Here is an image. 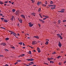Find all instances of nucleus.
<instances>
[{
    "instance_id": "12",
    "label": "nucleus",
    "mask_w": 66,
    "mask_h": 66,
    "mask_svg": "<svg viewBox=\"0 0 66 66\" xmlns=\"http://www.w3.org/2000/svg\"><path fill=\"white\" fill-rule=\"evenodd\" d=\"M34 37L35 38H37V39H39V37L38 36H35Z\"/></svg>"
},
{
    "instance_id": "51",
    "label": "nucleus",
    "mask_w": 66,
    "mask_h": 66,
    "mask_svg": "<svg viewBox=\"0 0 66 66\" xmlns=\"http://www.w3.org/2000/svg\"><path fill=\"white\" fill-rule=\"evenodd\" d=\"M38 25L39 26V27H40V24H38Z\"/></svg>"
},
{
    "instance_id": "13",
    "label": "nucleus",
    "mask_w": 66,
    "mask_h": 66,
    "mask_svg": "<svg viewBox=\"0 0 66 66\" xmlns=\"http://www.w3.org/2000/svg\"><path fill=\"white\" fill-rule=\"evenodd\" d=\"M14 16H13L12 18L11 19V21H13V19H14Z\"/></svg>"
},
{
    "instance_id": "36",
    "label": "nucleus",
    "mask_w": 66,
    "mask_h": 66,
    "mask_svg": "<svg viewBox=\"0 0 66 66\" xmlns=\"http://www.w3.org/2000/svg\"><path fill=\"white\" fill-rule=\"evenodd\" d=\"M29 53H29V54H31V51H29Z\"/></svg>"
},
{
    "instance_id": "55",
    "label": "nucleus",
    "mask_w": 66,
    "mask_h": 66,
    "mask_svg": "<svg viewBox=\"0 0 66 66\" xmlns=\"http://www.w3.org/2000/svg\"><path fill=\"white\" fill-rule=\"evenodd\" d=\"M39 3L40 4H42V3L41 2H39Z\"/></svg>"
},
{
    "instance_id": "61",
    "label": "nucleus",
    "mask_w": 66,
    "mask_h": 66,
    "mask_svg": "<svg viewBox=\"0 0 66 66\" xmlns=\"http://www.w3.org/2000/svg\"><path fill=\"white\" fill-rule=\"evenodd\" d=\"M14 2H13L12 3V4H14Z\"/></svg>"
},
{
    "instance_id": "42",
    "label": "nucleus",
    "mask_w": 66,
    "mask_h": 66,
    "mask_svg": "<svg viewBox=\"0 0 66 66\" xmlns=\"http://www.w3.org/2000/svg\"><path fill=\"white\" fill-rule=\"evenodd\" d=\"M27 61H30V59H27L26 60Z\"/></svg>"
},
{
    "instance_id": "4",
    "label": "nucleus",
    "mask_w": 66,
    "mask_h": 66,
    "mask_svg": "<svg viewBox=\"0 0 66 66\" xmlns=\"http://www.w3.org/2000/svg\"><path fill=\"white\" fill-rule=\"evenodd\" d=\"M65 11V9H62L61 11L59 12V13H64Z\"/></svg>"
},
{
    "instance_id": "3",
    "label": "nucleus",
    "mask_w": 66,
    "mask_h": 66,
    "mask_svg": "<svg viewBox=\"0 0 66 66\" xmlns=\"http://www.w3.org/2000/svg\"><path fill=\"white\" fill-rule=\"evenodd\" d=\"M29 26L30 27H32L33 26V24L32 23L30 22L29 23Z\"/></svg>"
},
{
    "instance_id": "17",
    "label": "nucleus",
    "mask_w": 66,
    "mask_h": 66,
    "mask_svg": "<svg viewBox=\"0 0 66 66\" xmlns=\"http://www.w3.org/2000/svg\"><path fill=\"white\" fill-rule=\"evenodd\" d=\"M4 21L5 22H8L7 20H6L5 19L4 20Z\"/></svg>"
},
{
    "instance_id": "20",
    "label": "nucleus",
    "mask_w": 66,
    "mask_h": 66,
    "mask_svg": "<svg viewBox=\"0 0 66 66\" xmlns=\"http://www.w3.org/2000/svg\"><path fill=\"white\" fill-rule=\"evenodd\" d=\"M48 44H49V42L46 41L45 43V45H48Z\"/></svg>"
},
{
    "instance_id": "29",
    "label": "nucleus",
    "mask_w": 66,
    "mask_h": 66,
    "mask_svg": "<svg viewBox=\"0 0 66 66\" xmlns=\"http://www.w3.org/2000/svg\"><path fill=\"white\" fill-rule=\"evenodd\" d=\"M41 22L43 23H44V22H45V21H44V20H42V21H41Z\"/></svg>"
},
{
    "instance_id": "49",
    "label": "nucleus",
    "mask_w": 66,
    "mask_h": 66,
    "mask_svg": "<svg viewBox=\"0 0 66 66\" xmlns=\"http://www.w3.org/2000/svg\"><path fill=\"white\" fill-rule=\"evenodd\" d=\"M11 48H12V49H15V47H11Z\"/></svg>"
},
{
    "instance_id": "53",
    "label": "nucleus",
    "mask_w": 66,
    "mask_h": 66,
    "mask_svg": "<svg viewBox=\"0 0 66 66\" xmlns=\"http://www.w3.org/2000/svg\"><path fill=\"white\" fill-rule=\"evenodd\" d=\"M17 26H18V27H20L19 26V24L18 23L17 25Z\"/></svg>"
},
{
    "instance_id": "32",
    "label": "nucleus",
    "mask_w": 66,
    "mask_h": 66,
    "mask_svg": "<svg viewBox=\"0 0 66 66\" xmlns=\"http://www.w3.org/2000/svg\"><path fill=\"white\" fill-rule=\"evenodd\" d=\"M19 44L20 45H22V43L19 42Z\"/></svg>"
},
{
    "instance_id": "19",
    "label": "nucleus",
    "mask_w": 66,
    "mask_h": 66,
    "mask_svg": "<svg viewBox=\"0 0 66 66\" xmlns=\"http://www.w3.org/2000/svg\"><path fill=\"white\" fill-rule=\"evenodd\" d=\"M19 21H20V23H22V19H20V20H19Z\"/></svg>"
},
{
    "instance_id": "27",
    "label": "nucleus",
    "mask_w": 66,
    "mask_h": 66,
    "mask_svg": "<svg viewBox=\"0 0 66 66\" xmlns=\"http://www.w3.org/2000/svg\"><path fill=\"white\" fill-rule=\"evenodd\" d=\"M48 6L51 7V6H53V5H48Z\"/></svg>"
},
{
    "instance_id": "6",
    "label": "nucleus",
    "mask_w": 66,
    "mask_h": 66,
    "mask_svg": "<svg viewBox=\"0 0 66 66\" xmlns=\"http://www.w3.org/2000/svg\"><path fill=\"white\" fill-rule=\"evenodd\" d=\"M62 44H61V42H59V44H58V46H59V47L60 48H61V47L62 46L61 45Z\"/></svg>"
},
{
    "instance_id": "14",
    "label": "nucleus",
    "mask_w": 66,
    "mask_h": 66,
    "mask_svg": "<svg viewBox=\"0 0 66 66\" xmlns=\"http://www.w3.org/2000/svg\"><path fill=\"white\" fill-rule=\"evenodd\" d=\"M36 43V41H32V45H35Z\"/></svg>"
},
{
    "instance_id": "64",
    "label": "nucleus",
    "mask_w": 66,
    "mask_h": 66,
    "mask_svg": "<svg viewBox=\"0 0 66 66\" xmlns=\"http://www.w3.org/2000/svg\"><path fill=\"white\" fill-rule=\"evenodd\" d=\"M46 19V18H44L43 19V20H45Z\"/></svg>"
},
{
    "instance_id": "1",
    "label": "nucleus",
    "mask_w": 66,
    "mask_h": 66,
    "mask_svg": "<svg viewBox=\"0 0 66 66\" xmlns=\"http://www.w3.org/2000/svg\"><path fill=\"white\" fill-rule=\"evenodd\" d=\"M57 37H59V38H60L61 39H63V37H62L61 35H60V34H57Z\"/></svg>"
},
{
    "instance_id": "46",
    "label": "nucleus",
    "mask_w": 66,
    "mask_h": 66,
    "mask_svg": "<svg viewBox=\"0 0 66 66\" xmlns=\"http://www.w3.org/2000/svg\"><path fill=\"white\" fill-rule=\"evenodd\" d=\"M42 20L41 19H39V21H40V22H41Z\"/></svg>"
},
{
    "instance_id": "60",
    "label": "nucleus",
    "mask_w": 66,
    "mask_h": 66,
    "mask_svg": "<svg viewBox=\"0 0 66 66\" xmlns=\"http://www.w3.org/2000/svg\"><path fill=\"white\" fill-rule=\"evenodd\" d=\"M35 2V1H32V3H34V2Z\"/></svg>"
},
{
    "instance_id": "52",
    "label": "nucleus",
    "mask_w": 66,
    "mask_h": 66,
    "mask_svg": "<svg viewBox=\"0 0 66 66\" xmlns=\"http://www.w3.org/2000/svg\"><path fill=\"white\" fill-rule=\"evenodd\" d=\"M39 15L40 16V17L41 18H43V17H42V16H41V15H40V14H39Z\"/></svg>"
},
{
    "instance_id": "40",
    "label": "nucleus",
    "mask_w": 66,
    "mask_h": 66,
    "mask_svg": "<svg viewBox=\"0 0 66 66\" xmlns=\"http://www.w3.org/2000/svg\"><path fill=\"white\" fill-rule=\"evenodd\" d=\"M30 63H31V64H34V62H30Z\"/></svg>"
},
{
    "instance_id": "38",
    "label": "nucleus",
    "mask_w": 66,
    "mask_h": 66,
    "mask_svg": "<svg viewBox=\"0 0 66 66\" xmlns=\"http://www.w3.org/2000/svg\"><path fill=\"white\" fill-rule=\"evenodd\" d=\"M46 40L47 41L46 42H49V39H46Z\"/></svg>"
},
{
    "instance_id": "10",
    "label": "nucleus",
    "mask_w": 66,
    "mask_h": 66,
    "mask_svg": "<svg viewBox=\"0 0 66 66\" xmlns=\"http://www.w3.org/2000/svg\"><path fill=\"white\" fill-rule=\"evenodd\" d=\"M53 59H53V58H47V60H48V61H50L51 60H53Z\"/></svg>"
},
{
    "instance_id": "43",
    "label": "nucleus",
    "mask_w": 66,
    "mask_h": 66,
    "mask_svg": "<svg viewBox=\"0 0 66 66\" xmlns=\"http://www.w3.org/2000/svg\"><path fill=\"white\" fill-rule=\"evenodd\" d=\"M5 3H8V1H5L4 2Z\"/></svg>"
},
{
    "instance_id": "39",
    "label": "nucleus",
    "mask_w": 66,
    "mask_h": 66,
    "mask_svg": "<svg viewBox=\"0 0 66 66\" xmlns=\"http://www.w3.org/2000/svg\"><path fill=\"white\" fill-rule=\"evenodd\" d=\"M37 5H40L39 2H38V3H37Z\"/></svg>"
},
{
    "instance_id": "5",
    "label": "nucleus",
    "mask_w": 66,
    "mask_h": 66,
    "mask_svg": "<svg viewBox=\"0 0 66 66\" xmlns=\"http://www.w3.org/2000/svg\"><path fill=\"white\" fill-rule=\"evenodd\" d=\"M54 6L51 7V9L52 10H54L55 9V6H56V5H53Z\"/></svg>"
},
{
    "instance_id": "11",
    "label": "nucleus",
    "mask_w": 66,
    "mask_h": 66,
    "mask_svg": "<svg viewBox=\"0 0 66 66\" xmlns=\"http://www.w3.org/2000/svg\"><path fill=\"white\" fill-rule=\"evenodd\" d=\"M35 13H31V14L32 15H33V16H35Z\"/></svg>"
},
{
    "instance_id": "16",
    "label": "nucleus",
    "mask_w": 66,
    "mask_h": 66,
    "mask_svg": "<svg viewBox=\"0 0 66 66\" xmlns=\"http://www.w3.org/2000/svg\"><path fill=\"white\" fill-rule=\"evenodd\" d=\"M1 20L2 21H4V20H4V18H1Z\"/></svg>"
},
{
    "instance_id": "2",
    "label": "nucleus",
    "mask_w": 66,
    "mask_h": 66,
    "mask_svg": "<svg viewBox=\"0 0 66 66\" xmlns=\"http://www.w3.org/2000/svg\"><path fill=\"white\" fill-rule=\"evenodd\" d=\"M20 12L18 10H17L16 11V12L15 13V14L16 15H18L19 16V13Z\"/></svg>"
},
{
    "instance_id": "9",
    "label": "nucleus",
    "mask_w": 66,
    "mask_h": 66,
    "mask_svg": "<svg viewBox=\"0 0 66 66\" xmlns=\"http://www.w3.org/2000/svg\"><path fill=\"white\" fill-rule=\"evenodd\" d=\"M21 17H22V18H24V19H26L25 16H24V15L22 14L21 15Z\"/></svg>"
},
{
    "instance_id": "59",
    "label": "nucleus",
    "mask_w": 66,
    "mask_h": 66,
    "mask_svg": "<svg viewBox=\"0 0 66 66\" xmlns=\"http://www.w3.org/2000/svg\"><path fill=\"white\" fill-rule=\"evenodd\" d=\"M5 66H9V65L6 64H5Z\"/></svg>"
},
{
    "instance_id": "15",
    "label": "nucleus",
    "mask_w": 66,
    "mask_h": 66,
    "mask_svg": "<svg viewBox=\"0 0 66 66\" xmlns=\"http://www.w3.org/2000/svg\"><path fill=\"white\" fill-rule=\"evenodd\" d=\"M12 11L13 13H14L16 11V10L15 9H13L12 10Z\"/></svg>"
},
{
    "instance_id": "47",
    "label": "nucleus",
    "mask_w": 66,
    "mask_h": 66,
    "mask_svg": "<svg viewBox=\"0 0 66 66\" xmlns=\"http://www.w3.org/2000/svg\"><path fill=\"white\" fill-rule=\"evenodd\" d=\"M17 62H21V60H17Z\"/></svg>"
},
{
    "instance_id": "25",
    "label": "nucleus",
    "mask_w": 66,
    "mask_h": 66,
    "mask_svg": "<svg viewBox=\"0 0 66 66\" xmlns=\"http://www.w3.org/2000/svg\"><path fill=\"white\" fill-rule=\"evenodd\" d=\"M9 39V38H6L5 40H8Z\"/></svg>"
},
{
    "instance_id": "34",
    "label": "nucleus",
    "mask_w": 66,
    "mask_h": 66,
    "mask_svg": "<svg viewBox=\"0 0 66 66\" xmlns=\"http://www.w3.org/2000/svg\"><path fill=\"white\" fill-rule=\"evenodd\" d=\"M42 6H45V7H46V5L45 4H43Z\"/></svg>"
},
{
    "instance_id": "31",
    "label": "nucleus",
    "mask_w": 66,
    "mask_h": 66,
    "mask_svg": "<svg viewBox=\"0 0 66 66\" xmlns=\"http://www.w3.org/2000/svg\"><path fill=\"white\" fill-rule=\"evenodd\" d=\"M9 32H11V33H14V32L11 30H9Z\"/></svg>"
},
{
    "instance_id": "30",
    "label": "nucleus",
    "mask_w": 66,
    "mask_h": 66,
    "mask_svg": "<svg viewBox=\"0 0 66 66\" xmlns=\"http://www.w3.org/2000/svg\"><path fill=\"white\" fill-rule=\"evenodd\" d=\"M13 34H14V35H15V36H16L17 34H16L15 33V32H13Z\"/></svg>"
},
{
    "instance_id": "48",
    "label": "nucleus",
    "mask_w": 66,
    "mask_h": 66,
    "mask_svg": "<svg viewBox=\"0 0 66 66\" xmlns=\"http://www.w3.org/2000/svg\"><path fill=\"white\" fill-rule=\"evenodd\" d=\"M0 57H3V55H0Z\"/></svg>"
},
{
    "instance_id": "8",
    "label": "nucleus",
    "mask_w": 66,
    "mask_h": 66,
    "mask_svg": "<svg viewBox=\"0 0 66 66\" xmlns=\"http://www.w3.org/2000/svg\"><path fill=\"white\" fill-rule=\"evenodd\" d=\"M37 50L38 53H39L40 52V48H39V47H37Z\"/></svg>"
},
{
    "instance_id": "24",
    "label": "nucleus",
    "mask_w": 66,
    "mask_h": 66,
    "mask_svg": "<svg viewBox=\"0 0 66 66\" xmlns=\"http://www.w3.org/2000/svg\"><path fill=\"white\" fill-rule=\"evenodd\" d=\"M59 24H60L61 23V20H59L58 21Z\"/></svg>"
},
{
    "instance_id": "62",
    "label": "nucleus",
    "mask_w": 66,
    "mask_h": 66,
    "mask_svg": "<svg viewBox=\"0 0 66 66\" xmlns=\"http://www.w3.org/2000/svg\"><path fill=\"white\" fill-rule=\"evenodd\" d=\"M52 64H53V63H54V62L53 61H52Z\"/></svg>"
},
{
    "instance_id": "23",
    "label": "nucleus",
    "mask_w": 66,
    "mask_h": 66,
    "mask_svg": "<svg viewBox=\"0 0 66 66\" xmlns=\"http://www.w3.org/2000/svg\"><path fill=\"white\" fill-rule=\"evenodd\" d=\"M34 59L32 58H31L30 59V61H34Z\"/></svg>"
},
{
    "instance_id": "58",
    "label": "nucleus",
    "mask_w": 66,
    "mask_h": 66,
    "mask_svg": "<svg viewBox=\"0 0 66 66\" xmlns=\"http://www.w3.org/2000/svg\"><path fill=\"white\" fill-rule=\"evenodd\" d=\"M2 15H3V14H2L1 13L0 14V16H2Z\"/></svg>"
},
{
    "instance_id": "26",
    "label": "nucleus",
    "mask_w": 66,
    "mask_h": 66,
    "mask_svg": "<svg viewBox=\"0 0 66 66\" xmlns=\"http://www.w3.org/2000/svg\"><path fill=\"white\" fill-rule=\"evenodd\" d=\"M61 57V56L59 55L57 57V59H59V58H60Z\"/></svg>"
},
{
    "instance_id": "35",
    "label": "nucleus",
    "mask_w": 66,
    "mask_h": 66,
    "mask_svg": "<svg viewBox=\"0 0 66 66\" xmlns=\"http://www.w3.org/2000/svg\"><path fill=\"white\" fill-rule=\"evenodd\" d=\"M38 11H39V12H40V11H41V8H39L38 10Z\"/></svg>"
},
{
    "instance_id": "54",
    "label": "nucleus",
    "mask_w": 66,
    "mask_h": 66,
    "mask_svg": "<svg viewBox=\"0 0 66 66\" xmlns=\"http://www.w3.org/2000/svg\"><path fill=\"white\" fill-rule=\"evenodd\" d=\"M33 52H36V51L35 50H34L33 51H32Z\"/></svg>"
},
{
    "instance_id": "7",
    "label": "nucleus",
    "mask_w": 66,
    "mask_h": 66,
    "mask_svg": "<svg viewBox=\"0 0 66 66\" xmlns=\"http://www.w3.org/2000/svg\"><path fill=\"white\" fill-rule=\"evenodd\" d=\"M1 45L4 46H6V44L4 43H3L1 44Z\"/></svg>"
},
{
    "instance_id": "63",
    "label": "nucleus",
    "mask_w": 66,
    "mask_h": 66,
    "mask_svg": "<svg viewBox=\"0 0 66 66\" xmlns=\"http://www.w3.org/2000/svg\"><path fill=\"white\" fill-rule=\"evenodd\" d=\"M23 46H25V44H24L23 43Z\"/></svg>"
},
{
    "instance_id": "44",
    "label": "nucleus",
    "mask_w": 66,
    "mask_h": 66,
    "mask_svg": "<svg viewBox=\"0 0 66 66\" xmlns=\"http://www.w3.org/2000/svg\"><path fill=\"white\" fill-rule=\"evenodd\" d=\"M66 20H64L63 21V22H66Z\"/></svg>"
},
{
    "instance_id": "50",
    "label": "nucleus",
    "mask_w": 66,
    "mask_h": 66,
    "mask_svg": "<svg viewBox=\"0 0 66 66\" xmlns=\"http://www.w3.org/2000/svg\"><path fill=\"white\" fill-rule=\"evenodd\" d=\"M17 64H18V62H16L15 63H14V65H16Z\"/></svg>"
},
{
    "instance_id": "22",
    "label": "nucleus",
    "mask_w": 66,
    "mask_h": 66,
    "mask_svg": "<svg viewBox=\"0 0 66 66\" xmlns=\"http://www.w3.org/2000/svg\"><path fill=\"white\" fill-rule=\"evenodd\" d=\"M4 50H5V51H6V52H7V51H9V50L7 49H5Z\"/></svg>"
},
{
    "instance_id": "18",
    "label": "nucleus",
    "mask_w": 66,
    "mask_h": 66,
    "mask_svg": "<svg viewBox=\"0 0 66 66\" xmlns=\"http://www.w3.org/2000/svg\"><path fill=\"white\" fill-rule=\"evenodd\" d=\"M25 55L24 54H21L20 55V56H21V57H22V56H24Z\"/></svg>"
},
{
    "instance_id": "28",
    "label": "nucleus",
    "mask_w": 66,
    "mask_h": 66,
    "mask_svg": "<svg viewBox=\"0 0 66 66\" xmlns=\"http://www.w3.org/2000/svg\"><path fill=\"white\" fill-rule=\"evenodd\" d=\"M0 4H4V3H3L2 2H0Z\"/></svg>"
},
{
    "instance_id": "56",
    "label": "nucleus",
    "mask_w": 66,
    "mask_h": 66,
    "mask_svg": "<svg viewBox=\"0 0 66 66\" xmlns=\"http://www.w3.org/2000/svg\"><path fill=\"white\" fill-rule=\"evenodd\" d=\"M66 63V61H64V64H65Z\"/></svg>"
},
{
    "instance_id": "45",
    "label": "nucleus",
    "mask_w": 66,
    "mask_h": 66,
    "mask_svg": "<svg viewBox=\"0 0 66 66\" xmlns=\"http://www.w3.org/2000/svg\"><path fill=\"white\" fill-rule=\"evenodd\" d=\"M13 35H14V36H15V37H16L17 38H18V37H16V36L15 35H14V34H13Z\"/></svg>"
},
{
    "instance_id": "21",
    "label": "nucleus",
    "mask_w": 66,
    "mask_h": 66,
    "mask_svg": "<svg viewBox=\"0 0 66 66\" xmlns=\"http://www.w3.org/2000/svg\"><path fill=\"white\" fill-rule=\"evenodd\" d=\"M53 2L52 1H51L50 2V4H53Z\"/></svg>"
},
{
    "instance_id": "41",
    "label": "nucleus",
    "mask_w": 66,
    "mask_h": 66,
    "mask_svg": "<svg viewBox=\"0 0 66 66\" xmlns=\"http://www.w3.org/2000/svg\"><path fill=\"white\" fill-rule=\"evenodd\" d=\"M58 64L59 65H62V63H61V62H59Z\"/></svg>"
},
{
    "instance_id": "37",
    "label": "nucleus",
    "mask_w": 66,
    "mask_h": 66,
    "mask_svg": "<svg viewBox=\"0 0 66 66\" xmlns=\"http://www.w3.org/2000/svg\"><path fill=\"white\" fill-rule=\"evenodd\" d=\"M45 17L46 18H49V16H48L47 15V16H45Z\"/></svg>"
},
{
    "instance_id": "57",
    "label": "nucleus",
    "mask_w": 66,
    "mask_h": 66,
    "mask_svg": "<svg viewBox=\"0 0 66 66\" xmlns=\"http://www.w3.org/2000/svg\"><path fill=\"white\" fill-rule=\"evenodd\" d=\"M55 53H56L55 52H54L53 53H52L53 54H55Z\"/></svg>"
},
{
    "instance_id": "33",
    "label": "nucleus",
    "mask_w": 66,
    "mask_h": 66,
    "mask_svg": "<svg viewBox=\"0 0 66 66\" xmlns=\"http://www.w3.org/2000/svg\"><path fill=\"white\" fill-rule=\"evenodd\" d=\"M1 29H4V30H5V29H6L5 28L2 27H1Z\"/></svg>"
}]
</instances>
